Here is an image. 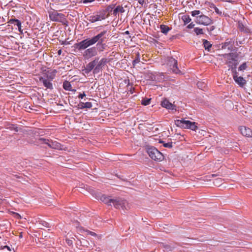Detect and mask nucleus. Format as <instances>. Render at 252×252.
I'll list each match as a JSON object with an SVG mask.
<instances>
[{"label":"nucleus","mask_w":252,"mask_h":252,"mask_svg":"<svg viewBox=\"0 0 252 252\" xmlns=\"http://www.w3.org/2000/svg\"><path fill=\"white\" fill-rule=\"evenodd\" d=\"M162 246H163V248L164 249L163 250V251L164 252H168V251H171V248L169 246H168L167 245H164L163 244H162Z\"/></svg>","instance_id":"nucleus-35"},{"label":"nucleus","mask_w":252,"mask_h":252,"mask_svg":"<svg viewBox=\"0 0 252 252\" xmlns=\"http://www.w3.org/2000/svg\"><path fill=\"white\" fill-rule=\"evenodd\" d=\"M62 53V50H61V49L59 50L58 51V54L59 55H61Z\"/></svg>","instance_id":"nucleus-47"},{"label":"nucleus","mask_w":252,"mask_h":252,"mask_svg":"<svg viewBox=\"0 0 252 252\" xmlns=\"http://www.w3.org/2000/svg\"><path fill=\"white\" fill-rule=\"evenodd\" d=\"M94 44V43L91 38L85 39L78 43H76L75 46L79 50H82Z\"/></svg>","instance_id":"nucleus-5"},{"label":"nucleus","mask_w":252,"mask_h":252,"mask_svg":"<svg viewBox=\"0 0 252 252\" xmlns=\"http://www.w3.org/2000/svg\"><path fill=\"white\" fill-rule=\"evenodd\" d=\"M177 61L172 57H169L167 60V65L170 67L172 71L176 74L181 73V71L177 67Z\"/></svg>","instance_id":"nucleus-8"},{"label":"nucleus","mask_w":252,"mask_h":252,"mask_svg":"<svg viewBox=\"0 0 252 252\" xmlns=\"http://www.w3.org/2000/svg\"><path fill=\"white\" fill-rule=\"evenodd\" d=\"M240 130L242 134L247 137H251L252 136V131L251 129L245 126H242L240 127Z\"/></svg>","instance_id":"nucleus-15"},{"label":"nucleus","mask_w":252,"mask_h":252,"mask_svg":"<svg viewBox=\"0 0 252 252\" xmlns=\"http://www.w3.org/2000/svg\"><path fill=\"white\" fill-rule=\"evenodd\" d=\"M203 45L205 49L206 50H208V51L210 50V48L212 47V44L207 40H204L203 41Z\"/></svg>","instance_id":"nucleus-26"},{"label":"nucleus","mask_w":252,"mask_h":252,"mask_svg":"<svg viewBox=\"0 0 252 252\" xmlns=\"http://www.w3.org/2000/svg\"><path fill=\"white\" fill-rule=\"evenodd\" d=\"M66 242L67 244L68 245H69V246H70V245H71L72 244V241H71V240H70L66 239Z\"/></svg>","instance_id":"nucleus-44"},{"label":"nucleus","mask_w":252,"mask_h":252,"mask_svg":"<svg viewBox=\"0 0 252 252\" xmlns=\"http://www.w3.org/2000/svg\"><path fill=\"white\" fill-rule=\"evenodd\" d=\"M115 7V4H111V5H109V6H108L106 9V11L107 12H108V13H110L112 11L113 12V10L114 9Z\"/></svg>","instance_id":"nucleus-31"},{"label":"nucleus","mask_w":252,"mask_h":252,"mask_svg":"<svg viewBox=\"0 0 252 252\" xmlns=\"http://www.w3.org/2000/svg\"><path fill=\"white\" fill-rule=\"evenodd\" d=\"M94 0H81V1L83 2L84 3H88V2H91Z\"/></svg>","instance_id":"nucleus-42"},{"label":"nucleus","mask_w":252,"mask_h":252,"mask_svg":"<svg viewBox=\"0 0 252 252\" xmlns=\"http://www.w3.org/2000/svg\"><path fill=\"white\" fill-rule=\"evenodd\" d=\"M196 22L198 24L208 26L213 24V20L209 17L201 14L196 17Z\"/></svg>","instance_id":"nucleus-6"},{"label":"nucleus","mask_w":252,"mask_h":252,"mask_svg":"<svg viewBox=\"0 0 252 252\" xmlns=\"http://www.w3.org/2000/svg\"><path fill=\"white\" fill-rule=\"evenodd\" d=\"M14 22H16V26L18 28L19 31L20 32H22V25H21V22H20V21H19L18 19H11L9 20L8 22V23L9 24H14Z\"/></svg>","instance_id":"nucleus-19"},{"label":"nucleus","mask_w":252,"mask_h":252,"mask_svg":"<svg viewBox=\"0 0 252 252\" xmlns=\"http://www.w3.org/2000/svg\"><path fill=\"white\" fill-rule=\"evenodd\" d=\"M151 98H145L141 101V104L144 106L149 105L150 103Z\"/></svg>","instance_id":"nucleus-27"},{"label":"nucleus","mask_w":252,"mask_h":252,"mask_svg":"<svg viewBox=\"0 0 252 252\" xmlns=\"http://www.w3.org/2000/svg\"><path fill=\"white\" fill-rule=\"evenodd\" d=\"M86 96V94L84 92H83V93H80L78 95V98L82 99L84 96Z\"/></svg>","instance_id":"nucleus-40"},{"label":"nucleus","mask_w":252,"mask_h":252,"mask_svg":"<svg viewBox=\"0 0 252 252\" xmlns=\"http://www.w3.org/2000/svg\"><path fill=\"white\" fill-rule=\"evenodd\" d=\"M108 15H106L104 12H103L99 14H96L94 15H90L87 18V20L91 23H94L97 21H100L102 20L105 19L108 17Z\"/></svg>","instance_id":"nucleus-7"},{"label":"nucleus","mask_w":252,"mask_h":252,"mask_svg":"<svg viewBox=\"0 0 252 252\" xmlns=\"http://www.w3.org/2000/svg\"><path fill=\"white\" fill-rule=\"evenodd\" d=\"M161 105L162 107L166 108L167 109L176 110L175 106L170 103L169 100L166 99L161 101Z\"/></svg>","instance_id":"nucleus-14"},{"label":"nucleus","mask_w":252,"mask_h":252,"mask_svg":"<svg viewBox=\"0 0 252 252\" xmlns=\"http://www.w3.org/2000/svg\"><path fill=\"white\" fill-rule=\"evenodd\" d=\"M125 12V10L124 8L122 6L118 5L113 10V14L115 16H116L118 13H124Z\"/></svg>","instance_id":"nucleus-20"},{"label":"nucleus","mask_w":252,"mask_h":252,"mask_svg":"<svg viewBox=\"0 0 252 252\" xmlns=\"http://www.w3.org/2000/svg\"><path fill=\"white\" fill-rule=\"evenodd\" d=\"M194 31L197 35L202 34L204 33L203 29L199 28H195L194 29Z\"/></svg>","instance_id":"nucleus-29"},{"label":"nucleus","mask_w":252,"mask_h":252,"mask_svg":"<svg viewBox=\"0 0 252 252\" xmlns=\"http://www.w3.org/2000/svg\"><path fill=\"white\" fill-rule=\"evenodd\" d=\"M191 15L192 16L194 17V16H196L197 15L200 14L201 12L199 10H194V11H192L191 12Z\"/></svg>","instance_id":"nucleus-36"},{"label":"nucleus","mask_w":252,"mask_h":252,"mask_svg":"<svg viewBox=\"0 0 252 252\" xmlns=\"http://www.w3.org/2000/svg\"><path fill=\"white\" fill-rule=\"evenodd\" d=\"M140 62V55L138 53L136 55V57L135 59L133 61V65L135 66L137 63H139Z\"/></svg>","instance_id":"nucleus-30"},{"label":"nucleus","mask_w":252,"mask_h":252,"mask_svg":"<svg viewBox=\"0 0 252 252\" xmlns=\"http://www.w3.org/2000/svg\"><path fill=\"white\" fill-rule=\"evenodd\" d=\"M147 152L149 157L157 161H161L164 159L162 154L154 147H148Z\"/></svg>","instance_id":"nucleus-3"},{"label":"nucleus","mask_w":252,"mask_h":252,"mask_svg":"<svg viewBox=\"0 0 252 252\" xmlns=\"http://www.w3.org/2000/svg\"><path fill=\"white\" fill-rule=\"evenodd\" d=\"M96 49L95 47H92L86 49L83 53V57L85 59H90L97 55Z\"/></svg>","instance_id":"nucleus-11"},{"label":"nucleus","mask_w":252,"mask_h":252,"mask_svg":"<svg viewBox=\"0 0 252 252\" xmlns=\"http://www.w3.org/2000/svg\"><path fill=\"white\" fill-rule=\"evenodd\" d=\"M175 124L177 126L184 128H189L194 131L197 129L195 122L185 120L183 119L175 121Z\"/></svg>","instance_id":"nucleus-2"},{"label":"nucleus","mask_w":252,"mask_h":252,"mask_svg":"<svg viewBox=\"0 0 252 252\" xmlns=\"http://www.w3.org/2000/svg\"><path fill=\"white\" fill-rule=\"evenodd\" d=\"M182 19L184 21L185 24L189 23L191 21V19L189 15L183 16Z\"/></svg>","instance_id":"nucleus-28"},{"label":"nucleus","mask_w":252,"mask_h":252,"mask_svg":"<svg viewBox=\"0 0 252 252\" xmlns=\"http://www.w3.org/2000/svg\"><path fill=\"white\" fill-rule=\"evenodd\" d=\"M112 204L117 209H127L126 206L127 205V203L126 200L122 199H113Z\"/></svg>","instance_id":"nucleus-10"},{"label":"nucleus","mask_w":252,"mask_h":252,"mask_svg":"<svg viewBox=\"0 0 252 252\" xmlns=\"http://www.w3.org/2000/svg\"><path fill=\"white\" fill-rule=\"evenodd\" d=\"M233 78L234 81L241 87L244 86L246 83V81L243 77L238 76L236 72L233 75Z\"/></svg>","instance_id":"nucleus-12"},{"label":"nucleus","mask_w":252,"mask_h":252,"mask_svg":"<svg viewBox=\"0 0 252 252\" xmlns=\"http://www.w3.org/2000/svg\"><path fill=\"white\" fill-rule=\"evenodd\" d=\"M39 141L41 144H45L48 145V142H49L50 140L46 139L43 138H40L39 139Z\"/></svg>","instance_id":"nucleus-33"},{"label":"nucleus","mask_w":252,"mask_h":252,"mask_svg":"<svg viewBox=\"0 0 252 252\" xmlns=\"http://www.w3.org/2000/svg\"><path fill=\"white\" fill-rule=\"evenodd\" d=\"M247 64L246 63H243L239 67V70L242 71L245 70L247 68Z\"/></svg>","instance_id":"nucleus-34"},{"label":"nucleus","mask_w":252,"mask_h":252,"mask_svg":"<svg viewBox=\"0 0 252 252\" xmlns=\"http://www.w3.org/2000/svg\"><path fill=\"white\" fill-rule=\"evenodd\" d=\"M125 33L126 34H129V32L128 31H126L125 32Z\"/></svg>","instance_id":"nucleus-49"},{"label":"nucleus","mask_w":252,"mask_h":252,"mask_svg":"<svg viewBox=\"0 0 252 252\" xmlns=\"http://www.w3.org/2000/svg\"><path fill=\"white\" fill-rule=\"evenodd\" d=\"M48 146L53 149H59L60 148V144L56 141L50 140L49 142H48Z\"/></svg>","instance_id":"nucleus-22"},{"label":"nucleus","mask_w":252,"mask_h":252,"mask_svg":"<svg viewBox=\"0 0 252 252\" xmlns=\"http://www.w3.org/2000/svg\"><path fill=\"white\" fill-rule=\"evenodd\" d=\"M77 228L78 229V231L82 233L83 231H86L87 233V234H89L93 236H95V237L97 236V235L95 233L91 231L90 230H85L82 227L77 226Z\"/></svg>","instance_id":"nucleus-24"},{"label":"nucleus","mask_w":252,"mask_h":252,"mask_svg":"<svg viewBox=\"0 0 252 252\" xmlns=\"http://www.w3.org/2000/svg\"><path fill=\"white\" fill-rule=\"evenodd\" d=\"M163 146L164 147L171 148L172 147V143L168 142V143H163Z\"/></svg>","instance_id":"nucleus-37"},{"label":"nucleus","mask_w":252,"mask_h":252,"mask_svg":"<svg viewBox=\"0 0 252 252\" xmlns=\"http://www.w3.org/2000/svg\"><path fill=\"white\" fill-rule=\"evenodd\" d=\"M160 29L163 33H167L170 30L168 26L165 25H161L160 26Z\"/></svg>","instance_id":"nucleus-25"},{"label":"nucleus","mask_w":252,"mask_h":252,"mask_svg":"<svg viewBox=\"0 0 252 252\" xmlns=\"http://www.w3.org/2000/svg\"><path fill=\"white\" fill-rule=\"evenodd\" d=\"M214 8V10L215 11V12L218 14H220V15H221L222 12L221 11H220V10L219 9V8H218L217 7H216L215 5H213V7Z\"/></svg>","instance_id":"nucleus-38"},{"label":"nucleus","mask_w":252,"mask_h":252,"mask_svg":"<svg viewBox=\"0 0 252 252\" xmlns=\"http://www.w3.org/2000/svg\"><path fill=\"white\" fill-rule=\"evenodd\" d=\"M107 63V59L106 58H102L98 62H97V64H96V66L94 68V71H98L101 69L106 63Z\"/></svg>","instance_id":"nucleus-16"},{"label":"nucleus","mask_w":252,"mask_h":252,"mask_svg":"<svg viewBox=\"0 0 252 252\" xmlns=\"http://www.w3.org/2000/svg\"><path fill=\"white\" fill-rule=\"evenodd\" d=\"M222 182V180L221 178H218L215 180L214 182V184L215 186H219L221 185Z\"/></svg>","instance_id":"nucleus-32"},{"label":"nucleus","mask_w":252,"mask_h":252,"mask_svg":"<svg viewBox=\"0 0 252 252\" xmlns=\"http://www.w3.org/2000/svg\"><path fill=\"white\" fill-rule=\"evenodd\" d=\"M49 16L52 21L64 23V21H66V17L63 14L58 13L54 10L49 12Z\"/></svg>","instance_id":"nucleus-4"},{"label":"nucleus","mask_w":252,"mask_h":252,"mask_svg":"<svg viewBox=\"0 0 252 252\" xmlns=\"http://www.w3.org/2000/svg\"><path fill=\"white\" fill-rule=\"evenodd\" d=\"M212 177H214V176H215V174H212Z\"/></svg>","instance_id":"nucleus-50"},{"label":"nucleus","mask_w":252,"mask_h":252,"mask_svg":"<svg viewBox=\"0 0 252 252\" xmlns=\"http://www.w3.org/2000/svg\"><path fill=\"white\" fill-rule=\"evenodd\" d=\"M63 89L66 91H75V90L72 89V86L70 83L67 81H65L63 83Z\"/></svg>","instance_id":"nucleus-21"},{"label":"nucleus","mask_w":252,"mask_h":252,"mask_svg":"<svg viewBox=\"0 0 252 252\" xmlns=\"http://www.w3.org/2000/svg\"><path fill=\"white\" fill-rule=\"evenodd\" d=\"M79 107L80 109L84 108H91L92 107V104L91 102H87L86 103L80 102L79 104Z\"/></svg>","instance_id":"nucleus-23"},{"label":"nucleus","mask_w":252,"mask_h":252,"mask_svg":"<svg viewBox=\"0 0 252 252\" xmlns=\"http://www.w3.org/2000/svg\"><path fill=\"white\" fill-rule=\"evenodd\" d=\"M195 25L193 23H190L188 26V28L189 29H192L193 28H194Z\"/></svg>","instance_id":"nucleus-41"},{"label":"nucleus","mask_w":252,"mask_h":252,"mask_svg":"<svg viewBox=\"0 0 252 252\" xmlns=\"http://www.w3.org/2000/svg\"><path fill=\"white\" fill-rule=\"evenodd\" d=\"M14 130H15V131L17 132L18 131V128L16 127L14 128Z\"/></svg>","instance_id":"nucleus-48"},{"label":"nucleus","mask_w":252,"mask_h":252,"mask_svg":"<svg viewBox=\"0 0 252 252\" xmlns=\"http://www.w3.org/2000/svg\"><path fill=\"white\" fill-rule=\"evenodd\" d=\"M107 33V31H103L101 32H100L99 33L97 34L96 35L93 37L92 38L93 42L94 44H95L96 42H98L97 45L99 44H101L102 46L104 45V44H102V43L104 41V36L105 34Z\"/></svg>","instance_id":"nucleus-9"},{"label":"nucleus","mask_w":252,"mask_h":252,"mask_svg":"<svg viewBox=\"0 0 252 252\" xmlns=\"http://www.w3.org/2000/svg\"><path fill=\"white\" fill-rule=\"evenodd\" d=\"M100 200L104 203L111 206L113 199L110 198L109 196L103 195L100 197Z\"/></svg>","instance_id":"nucleus-18"},{"label":"nucleus","mask_w":252,"mask_h":252,"mask_svg":"<svg viewBox=\"0 0 252 252\" xmlns=\"http://www.w3.org/2000/svg\"><path fill=\"white\" fill-rule=\"evenodd\" d=\"M207 29L209 32H211L215 29V27L213 26L210 27L209 28H208Z\"/></svg>","instance_id":"nucleus-45"},{"label":"nucleus","mask_w":252,"mask_h":252,"mask_svg":"<svg viewBox=\"0 0 252 252\" xmlns=\"http://www.w3.org/2000/svg\"><path fill=\"white\" fill-rule=\"evenodd\" d=\"M197 85L198 87H202L203 86L205 85V84L201 82L197 83Z\"/></svg>","instance_id":"nucleus-43"},{"label":"nucleus","mask_w":252,"mask_h":252,"mask_svg":"<svg viewBox=\"0 0 252 252\" xmlns=\"http://www.w3.org/2000/svg\"><path fill=\"white\" fill-rule=\"evenodd\" d=\"M104 49V47H103L102 49L101 50V51H103Z\"/></svg>","instance_id":"nucleus-52"},{"label":"nucleus","mask_w":252,"mask_h":252,"mask_svg":"<svg viewBox=\"0 0 252 252\" xmlns=\"http://www.w3.org/2000/svg\"><path fill=\"white\" fill-rule=\"evenodd\" d=\"M6 249L8 251H10L11 250L9 246H5L3 247V249Z\"/></svg>","instance_id":"nucleus-46"},{"label":"nucleus","mask_w":252,"mask_h":252,"mask_svg":"<svg viewBox=\"0 0 252 252\" xmlns=\"http://www.w3.org/2000/svg\"><path fill=\"white\" fill-rule=\"evenodd\" d=\"M13 214L14 215V217L16 218V219H19V220H20L22 219V217L19 214H18L17 213H13Z\"/></svg>","instance_id":"nucleus-39"},{"label":"nucleus","mask_w":252,"mask_h":252,"mask_svg":"<svg viewBox=\"0 0 252 252\" xmlns=\"http://www.w3.org/2000/svg\"><path fill=\"white\" fill-rule=\"evenodd\" d=\"M98 59L95 58L94 61L90 62L86 66L85 69V73H89L96 66V64L97 63Z\"/></svg>","instance_id":"nucleus-13"},{"label":"nucleus","mask_w":252,"mask_h":252,"mask_svg":"<svg viewBox=\"0 0 252 252\" xmlns=\"http://www.w3.org/2000/svg\"><path fill=\"white\" fill-rule=\"evenodd\" d=\"M54 72H57V71L56 70H54Z\"/></svg>","instance_id":"nucleus-53"},{"label":"nucleus","mask_w":252,"mask_h":252,"mask_svg":"<svg viewBox=\"0 0 252 252\" xmlns=\"http://www.w3.org/2000/svg\"><path fill=\"white\" fill-rule=\"evenodd\" d=\"M39 80L43 83L44 87L46 88L50 89H52L53 88L52 83H51V80H49L48 79L40 77L39 78Z\"/></svg>","instance_id":"nucleus-17"},{"label":"nucleus","mask_w":252,"mask_h":252,"mask_svg":"<svg viewBox=\"0 0 252 252\" xmlns=\"http://www.w3.org/2000/svg\"><path fill=\"white\" fill-rule=\"evenodd\" d=\"M15 25H16V22H14V24Z\"/></svg>","instance_id":"nucleus-51"},{"label":"nucleus","mask_w":252,"mask_h":252,"mask_svg":"<svg viewBox=\"0 0 252 252\" xmlns=\"http://www.w3.org/2000/svg\"><path fill=\"white\" fill-rule=\"evenodd\" d=\"M220 60L228 65V67H232L237 65L236 56L233 53L225 54L220 55Z\"/></svg>","instance_id":"nucleus-1"}]
</instances>
